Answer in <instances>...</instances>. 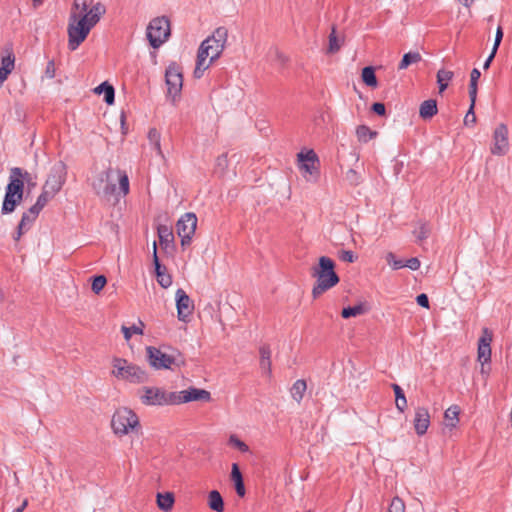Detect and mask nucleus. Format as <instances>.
<instances>
[{
  "label": "nucleus",
  "mask_w": 512,
  "mask_h": 512,
  "mask_svg": "<svg viewBox=\"0 0 512 512\" xmlns=\"http://www.w3.org/2000/svg\"><path fill=\"white\" fill-rule=\"evenodd\" d=\"M91 186L95 194L105 201L118 202L120 197L129 193V178L125 171L108 168L97 174Z\"/></svg>",
  "instance_id": "1"
},
{
  "label": "nucleus",
  "mask_w": 512,
  "mask_h": 512,
  "mask_svg": "<svg viewBox=\"0 0 512 512\" xmlns=\"http://www.w3.org/2000/svg\"><path fill=\"white\" fill-rule=\"evenodd\" d=\"M311 276L316 279L312 289L314 299L336 286L340 281L339 276L335 272L334 261L327 256L319 258L318 264L311 268Z\"/></svg>",
  "instance_id": "2"
},
{
  "label": "nucleus",
  "mask_w": 512,
  "mask_h": 512,
  "mask_svg": "<svg viewBox=\"0 0 512 512\" xmlns=\"http://www.w3.org/2000/svg\"><path fill=\"white\" fill-rule=\"evenodd\" d=\"M90 22L83 16H78V13L71 12L67 27L68 33V48L75 51L82 42L85 41L91 29L94 27L89 24Z\"/></svg>",
  "instance_id": "3"
},
{
  "label": "nucleus",
  "mask_w": 512,
  "mask_h": 512,
  "mask_svg": "<svg viewBox=\"0 0 512 512\" xmlns=\"http://www.w3.org/2000/svg\"><path fill=\"white\" fill-rule=\"evenodd\" d=\"M113 375L131 383H145L148 381V374L140 367L129 363L126 359H113Z\"/></svg>",
  "instance_id": "4"
},
{
  "label": "nucleus",
  "mask_w": 512,
  "mask_h": 512,
  "mask_svg": "<svg viewBox=\"0 0 512 512\" xmlns=\"http://www.w3.org/2000/svg\"><path fill=\"white\" fill-rule=\"evenodd\" d=\"M111 426L115 434L126 435L139 426L138 416L128 408H120L114 413Z\"/></svg>",
  "instance_id": "5"
},
{
  "label": "nucleus",
  "mask_w": 512,
  "mask_h": 512,
  "mask_svg": "<svg viewBox=\"0 0 512 512\" xmlns=\"http://www.w3.org/2000/svg\"><path fill=\"white\" fill-rule=\"evenodd\" d=\"M147 39L153 48H159L170 36V22L167 17L152 19L146 31Z\"/></svg>",
  "instance_id": "6"
},
{
  "label": "nucleus",
  "mask_w": 512,
  "mask_h": 512,
  "mask_svg": "<svg viewBox=\"0 0 512 512\" xmlns=\"http://www.w3.org/2000/svg\"><path fill=\"white\" fill-rule=\"evenodd\" d=\"M228 38V30L225 27H218L212 36L205 39L198 51L206 50L210 62L216 60L224 50Z\"/></svg>",
  "instance_id": "7"
},
{
  "label": "nucleus",
  "mask_w": 512,
  "mask_h": 512,
  "mask_svg": "<svg viewBox=\"0 0 512 512\" xmlns=\"http://www.w3.org/2000/svg\"><path fill=\"white\" fill-rule=\"evenodd\" d=\"M141 402L147 406L175 405V392H167L159 387L145 386L141 389Z\"/></svg>",
  "instance_id": "8"
},
{
  "label": "nucleus",
  "mask_w": 512,
  "mask_h": 512,
  "mask_svg": "<svg viewBox=\"0 0 512 512\" xmlns=\"http://www.w3.org/2000/svg\"><path fill=\"white\" fill-rule=\"evenodd\" d=\"M197 227V217L192 212L182 215L176 223L177 234L183 247L190 245Z\"/></svg>",
  "instance_id": "9"
},
{
  "label": "nucleus",
  "mask_w": 512,
  "mask_h": 512,
  "mask_svg": "<svg viewBox=\"0 0 512 512\" xmlns=\"http://www.w3.org/2000/svg\"><path fill=\"white\" fill-rule=\"evenodd\" d=\"M165 80L167 84V93L168 96L172 98L173 101L180 95L183 85V77L180 67L172 63L170 64L165 72Z\"/></svg>",
  "instance_id": "10"
},
{
  "label": "nucleus",
  "mask_w": 512,
  "mask_h": 512,
  "mask_svg": "<svg viewBox=\"0 0 512 512\" xmlns=\"http://www.w3.org/2000/svg\"><path fill=\"white\" fill-rule=\"evenodd\" d=\"M67 176V167L63 161L56 162L51 170L50 173L46 179V182L44 184V187L47 189L52 190V192L58 193L65 181Z\"/></svg>",
  "instance_id": "11"
},
{
  "label": "nucleus",
  "mask_w": 512,
  "mask_h": 512,
  "mask_svg": "<svg viewBox=\"0 0 512 512\" xmlns=\"http://www.w3.org/2000/svg\"><path fill=\"white\" fill-rule=\"evenodd\" d=\"M146 351L149 364L157 370L171 369L172 364L176 361L174 355L164 353L159 348L148 346Z\"/></svg>",
  "instance_id": "12"
},
{
  "label": "nucleus",
  "mask_w": 512,
  "mask_h": 512,
  "mask_svg": "<svg viewBox=\"0 0 512 512\" xmlns=\"http://www.w3.org/2000/svg\"><path fill=\"white\" fill-rule=\"evenodd\" d=\"M508 129L506 125L500 124L496 127L493 133V145L491 147V153L493 155L502 156L508 151Z\"/></svg>",
  "instance_id": "13"
},
{
  "label": "nucleus",
  "mask_w": 512,
  "mask_h": 512,
  "mask_svg": "<svg viewBox=\"0 0 512 512\" xmlns=\"http://www.w3.org/2000/svg\"><path fill=\"white\" fill-rule=\"evenodd\" d=\"M211 399V394L209 391L204 389H199L195 387H191L187 390H183L180 392H175V405L188 403L191 401H209Z\"/></svg>",
  "instance_id": "14"
},
{
  "label": "nucleus",
  "mask_w": 512,
  "mask_h": 512,
  "mask_svg": "<svg viewBox=\"0 0 512 512\" xmlns=\"http://www.w3.org/2000/svg\"><path fill=\"white\" fill-rule=\"evenodd\" d=\"M176 307L178 319L187 322L194 310V304L183 289L176 291Z\"/></svg>",
  "instance_id": "15"
},
{
  "label": "nucleus",
  "mask_w": 512,
  "mask_h": 512,
  "mask_svg": "<svg viewBox=\"0 0 512 512\" xmlns=\"http://www.w3.org/2000/svg\"><path fill=\"white\" fill-rule=\"evenodd\" d=\"M22 168L12 167L8 178V184L5 188L7 193L22 197L24 196V181L22 180Z\"/></svg>",
  "instance_id": "16"
},
{
  "label": "nucleus",
  "mask_w": 512,
  "mask_h": 512,
  "mask_svg": "<svg viewBox=\"0 0 512 512\" xmlns=\"http://www.w3.org/2000/svg\"><path fill=\"white\" fill-rule=\"evenodd\" d=\"M493 340L492 332L488 328H483L482 336L478 341V361L482 364L491 361V342Z\"/></svg>",
  "instance_id": "17"
},
{
  "label": "nucleus",
  "mask_w": 512,
  "mask_h": 512,
  "mask_svg": "<svg viewBox=\"0 0 512 512\" xmlns=\"http://www.w3.org/2000/svg\"><path fill=\"white\" fill-rule=\"evenodd\" d=\"M297 156L299 160V168L304 174L312 176L318 173L317 164L319 159L313 150H309L306 153L300 152Z\"/></svg>",
  "instance_id": "18"
},
{
  "label": "nucleus",
  "mask_w": 512,
  "mask_h": 512,
  "mask_svg": "<svg viewBox=\"0 0 512 512\" xmlns=\"http://www.w3.org/2000/svg\"><path fill=\"white\" fill-rule=\"evenodd\" d=\"M153 264L155 267V273L157 282L163 288H168L172 284V277L166 273V267L162 266L158 255L156 242L153 243Z\"/></svg>",
  "instance_id": "19"
},
{
  "label": "nucleus",
  "mask_w": 512,
  "mask_h": 512,
  "mask_svg": "<svg viewBox=\"0 0 512 512\" xmlns=\"http://www.w3.org/2000/svg\"><path fill=\"white\" fill-rule=\"evenodd\" d=\"M414 428L419 436L424 435L430 425V414L427 408L417 407L414 417Z\"/></svg>",
  "instance_id": "20"
},
{
  "label": "nucleus",
  "mask_w": 512,
  "mask_h": 512,
  "mask_svg": "<svg viewBox=\"0 0 512 512\" xmlns=\"http://www.w3.org/2000/svg\"><path fill=\"white\" fill-rule=\"evenodd\" d=\"M231 480L234 482L236 493L239 497H244L246 490L242 473L237 463H233L231 467Z\"/></svg>",
  "instance_id": "21"
},
{
  "label": "nucleus",
  "mask_w": 512,
  "mask_h": 512,
  "mask_svg": "<svg viewBox=\"0 0 512 512\" xmlns=\"http://www.w3.org/2000/svg\"><path fill=\"white\" fill-rule=\"evenodd\" d=\"M106 12V8L100 2L92 5L89 11H86L82 16L89 21L91 25L95 26L101 19L102 15Z\"/></svg>",
  "instance_id": "22"
},
{
  "label": "nucleus",
  "mask_w": 512,
  "mask_h": 512,
  "mask_svg": "<svg viewBox=\"0 0 512 512\" xmlns=\"http://www.w3.org/2000/svg\"><path fill=\"white\" fill-rule=\"evenodd\" d=\"M23 198L7 193L5 191L4 200L1 207L3 215L11 214L15 211L16 207L22 202Z\"/></svg>",
  "instance_id": "23"
},
{
  "label": "nucleus",
  "mask_w": 512,
  "mask_h": 512,
  "mask_svg": "<svg viewBox=\"0 0 512 512\" xmlns=\"http://www.w3.org/2000/svg\"><path fill=\"white\" fill-rule=\"evenodd\" d=\"M157 233L162 249L167 250L174 242L172 229L167 225H159L157 228Z\"/></svg>",
  "instance_id": "24"
},
{
  "label": "nucleus",
  "mask_w": 512,
  "mask_h": 512,
  "mask_svg": "<svg viewBox=\"0 0 512 512\" xmlns=\"http://www.w3.org/2000/svg\"><path fill=\"white\" fill-rule=\"evenodd\" d=\"M438 112L437 101L435 99H428L421 103L419 107V116L423 120H429Z\"/></svg>",
  "instance_id": "25"
},
{
  "label": "nucleus",
  "mask_w": 512,
  "mask_h": 512,
  "mask_svg": "<svg viewBox=\"0 0 512 512\" xmlns=\"http://www.w3.org/2000/svg\"><path fill=\"white\" fill-rule=\"evenodd\" d=\"M207 59H208V57H207L205 49L203 51H198L196 67L194 70L195 78H201L203 76L204 71L209 68V66L212 62H210V59L209 60H207Z\"/></svg>",
  "instance_id": "26"
},
{
  "label": "nucleus",
  "mask_w": 512,
  "mask_h": 512,
  "mask_svg": "<svg viewBox=\"0 0 512 512\" xmlns=\"http://www.w3.org/2000/svg\"><path fill=\"white\" fill-rule=\"evenodd\" d=\"M35 220H36V218L31 217L30 214H28L27 212H24L22 214L21 220L17 226V230L14 235V240H19L21 238V236L31 228V226Z\"/></svg>",
  "instance_id": "27"
},
{
  "label": "nucleus",
  "mask_w": 512,
  "mask_h": 512,
  "mask_svg": "<svg viewBox=\"0 0 512 512\" xmlns=\"http://www.w3.org/2000/svg\"><path fill=\"white\" fill-rule=\"evenodd\" d=\"M95 93L104 94V101L111 105L115 101V90L114 87L108 82H103L95 88Z\"/></svg>",
  "instance_id": "28"
},
{
  "label": "nucleus",
  "mask_w": 512,
  "mask_h": 512,
  "mask_svg": "<svg viewBox=\"0 0 512 512\" xmlns=\"http://www.w3.org/2000/svg\"><path fill=\"white\" fill-rule=\"evenodd\" d=\"M209 508L215 512L224 511V501L221 494L217 490H212L208 494Z\"/></svg>",
  "instance_id": "29"
},
{
  "label": "nucleus",
  "mask_w": 512,
  "mask_h": 512,
  "mask_svg": "<svg viewBox=\"0 0 512 512\" xmlns=\"http://www.w3.org/2000/svg\"><path fill=\"white\" fill-rule=\"evenodd\" d=\"M174 504V496L170 492H166L164 494L158 493L157 494V505L158 507L167 512L170 511Z\"/></svg>",
  "instance_id": "30"
},
{
  "label": "nucleus",
  "mask_w": 512,
  "mask_h": 512,
  "mask_svg": "<svg viewBox=\"0 0 512 512\" xmlns=\"http://www.w3.org/2000/svg\"><path fill=\"white\" fill-rule=\"evenodd\" d=\"M342 44H343V40L338 38V36L336 35V29H335V27H333L332 31L328 37L327 54L337 53L340 50Z\"/></svg>",
  "instance_id": "31"
},
{
  "label": "nucleus",
  "mask_w": 512,
  "mask_h": 512,
  "mask_svg": "<svg viewBox=\"0 0 512 512\" xmlns=\"http://www.w3.org/2000/svg\"><path fill=\"white\" fill-rule=\"evenodd\" d=\"M480 76H481V73L477 68L472 69L471 74H470L469 97H470V101H473V103L476 102L477 82H478Z\"/></svg>",
  "instance_id": "32"
},
{
  "label": "nucleus",
  "mask_w": 512,
  "mask_h": 512,
  "mask_svg": "<svg viewBox=\"0 0 512 512\" xmlns=\"http://www.w3.org/2000/svg\"><path fill=\"white\" fill-rule=\"evenodd\" d=\"M454 73L452 71L440 69L437 72V83L439 86V92H444L448 87V82L453 78Z\"/></svg>",
  "instance_id": "33"
},
{
  "label": "nucleus",
  "mask_w": 512,
  "mask_h": 512,
  "mask_svg": "<svg viewBox=\"0 0 512 512\" xmlns=\"http://www.w3.org/2000/svg\"><path fill=\"white\" fill-rule=\"evenodd\" d=\"M148 140L152 148L157 152L158 155L162 156L161 150V135L156 128H151L148 132Z\"/></svg>",
  "instance_id": "34"
},
{
  "label": "nucleus",
  "mask_w": 512,
  "mask_h": 512,
  "mask_svg": "<svg viewBox=\"0 0 512 512\" xmlns=\"http://www.w3.org/2000/svg\"><path fill=\"white\" fill-rule=\"evenodd\" d=\"M393 391L395 393L396 408L403 412L407 407V399L405 397L403 389L398 384H392Z\"/></svg>",
  "instance_id": "35"
},
{
  "label": "nucleus",
  "mask_w": 512,
  "mask_h": 512,
  "mask_svg": "<svg viewBox=\"0 0 512 512\" xmlns=\"http://www.w3.org/2000/svg\"><path fill=\"white\" fill-rule=\"evenodd\" d=\"M363 82L369 87L377 86V77L375 74V70L372 66H367L362 69L361 74Z\"/></svg>",
  "instance_id": "36"
},
{
  "label": "nucleus",
  "mask_w": 512,
  "mask_h": 512,
  "mask_svg": "<svg viewBox=\"0 0 512 512\" xmlns=\"http://www.w3.org/2000/svg\"><path fill=\"white\" fill-rule=\"evenodd\" d=\"M307 385L304 380H297L291 388V396L298 403L302 400L306 391Z\"/></svg>",
  "instance_id": "37"
},
{
  "label": "nucleus",
  "mask_w": 512,
  "mask_h": 512,
  "mask_svg": "<svg viewBox=\"0 0 512 512\" xmlns=\"http://www.w3.org/2000/svg\"><path fill=\"white\" fill-rule=\"evenodd\" d=\"M421 60V55L418 52H408L403 55L402 60L399 63L398 69H406L409 65L417 63Z\"/></svg>",
  "instance_id": "38"
},
{
  "label": "nucleus",
  "mask_w": 512,
  "mask_h": 512,
  "mask_svg": "<svg viewBox=\"0 0 512 512\" xmlns=\"http://www.w3.org/2000/svg\"><path fill=\"white\" fill-rule=\"evenodd\" d=\"M356 134L359 141L364 143L368 142L369 140L376 136V132L372 131L368 126L365 125L358 126Z\"/></svg>",
  "instance_id": "39"
},
{
  "label": "nucleus",
  "mask_w": 512,
  "mask_h": 512,
  "mask_svg": "<svg viewBox=\"0 0 512 512\" xmlns=\"http://www.w3.org/2000/svg\"><path fill=\"white\" fill-rule=\"evenodd\" d=\"M364 313L363 305L348 306L342 309L341 316L345 319L356 317Z\"/></svg>",
  "instance_id": "40"
},
{
  "label": "nucleus",
  "mask_w": 512,
  "mask_h": 512,
  "mask_svg": "<svg viewBox=\"0 0 512 512\" xmlns=\"http://www.w3.org/2000/svg\"><path fill=\"white\" fill-rule=\"evenodd\" d=\"M431 228L427 223H420L419 226L413 231L414 236L418 242H421L429 237Z\"/></svg>",
  "instance_id": "41"
},
{
  "label": "nucleus",
  "mask_w": 512,
  "mask_h": 512,
  "mask_svg": "<svg viewBox=\"0 0 512 512\" xmlns=\"http://www.w3.org/2000/svg\"><path fill=\"white\" fill-rule=\"evenodd\" d=\"M91 2L92 0H74L71 12H79L78 16H82L89 11Z\"/></svg>",
  "instance_id": "42"
},
{
  "label": "nucleus",
  "mask_w": 512,
  "mask_h": 512,
  "mask_svg": "<svg viewBox=\"0 0 512 512\" xmlns=\"http://www.w3.org/2000/svg\"><path fill=\"white\" fill-rule=\"evenodd\" d=\"M56 192H52V190L47 189L43 186V190L41 194L38 196L36 203L38 206H41L42 208L45 207V205L56 195Z\"/></svg>",
  "instance_id": "43"
},
{
  "label": "nucleus",
  "mask_w": 512,
  "mask_h": 512,
  "mask_svg": "<svg viewBox=\"0 0 512 512\" xmlns=\"http://www.w3.org/2000/svg\"><path fill=\"white\" fill-rule=\"evenodd\" d=\"M143 326H144V324L141 321H140V326H137V325H132L131 327L122 326L121 330L124 335V338L126 340H129L132 337V334L142 335L143 334V329H142Z\"/></svg>",
  "instance_id": "44"
},
{
  "label": "nucleus",
  "mask_w": 512,
  "mask_h": 512,
  "mask_svg": "<svg viewBox=\"0 0 512 512\" xmlns=\"http://www.w3.org/2000/svg\"><path fill=\"white\" fill-rule=\"evenodd\" d=\"M459 413H460V409L457 405L450 406L445 411V414H444L445 418L447 420L453 421L452 423H450V426H452V427L456 426L457 422L459 421V419H458Z\"/></svg>",
  "instance_id": "45"
},
{
  "label": "nucleus",
  "mask_w": 512,
  "mask_h": 512,
  "mask_svg": "<svg viewBox=\"0 0 512 512\" xmlns=\"http://www.w3.org/2000/svg\"><path fill=\"white\" fill-rule=\"evenodd\" d=\"M107 283L104 275H97L93 277L91 289L95 294H99Z\"/></svg>",
  "instance_id": "46"
},
{
  "label": "nucleus",
  "mask_w": 512,
  "mask_h": 512,
  "mask_svg": "<svg viewBox=\"0 0 512 512\" xmlns=\"http://www.w3.org/2000/svg\"><path fill=\"white\" fill-rule=\"evenodd\" d=\"M229 445L237 448L239 451L246 453L249 451V447L246 443L240 440L236 435H231L228 440Z\"/></svg>",
  "instance_id": "47"
},
{
  "label": "nucleus",
  "mask_w": 512,
  "mask_h": 512,
  "mask_svg": "<svg viewBox=\"0 0 512 512\" xmlns=\"http://www.w3.org/2000/svg\"><path fill=\"white\" fill-rule=\"evenodd\" d=\"M15 57L12 52H9L6 56H2L1 68L9 70L11 73L14 69Z\"/></svg>",
  "instance_id": "48"
},
{
  "label": "nucleus",
  "mask_w": 512,
  "mask_h": 512,
  "mask_svg": "<svg viewBox=\"0 0 512 512\" xmlns=\"http://www.w3.org/2000/svg\"><path fill=\"white\" fill-rule=\"evenodd\" d=\"M22 180L24 181V187H27L28 192L36 187L35 177L32 176L27 170L22 169Z\"/></svg>",
  "instance_id": "49"
},
{
  "label": "nucleus",
  "mask_w": 512,
  "mask_h": 512,
  "mask_svg": "<svg viewBox=\"0 0 512 512\" xmlns=\"http://www.w3.org/2000/svg\"><path fill=\"white\" fill-rule=\"evenodd\" d=\"M345 180L351 184V185H358L361 181V176L360 174L354 170V169H349L346 173H345Z\"/></svg>",
  "instance_id": "50"
},
{
  "label": "nucleus",
  "mask_w": 512,
  "mask_h": 512,
  "mask_svg": "<svg viewBox=\"0 0 512 512\" xmlns=\"http://www.w3.org/2000/svg\"><path fill=\"white\" fill-rule=\"evenodd\" d=\"M388 512H405V504L399 497H394L390 503Z\"/></svg>",
  "instance_id": "51"
},
{
  "label": "nucleus",
  "mask_w": 512,
  "mask_h": 512,
  "mask_svg": "<svg viewBox=\"0 0 512 512\" xmlns=\"http://www.w3.org/2000/svg\"><path fill=\"white\" fill-rule=\"evenodd\" d=\"M386 261L394 270H399L404 267V261L396 259L395 255L392 252H389L387 254Z\"/></svg>",
  "instance_id": "52"
},
{
  "label": "nucleus",
  "mask_w": 512,
  "mask_h": 512,
  "mask_svg": "<svg viewBox=\"0 0 512 512\" xmlns=\"http://www.w3.org/2000/svg\"><path fill=\"white\" fill-rule=\"evenodd\" d=\"M474 106H475V103H473V101H471V105L469 107V110L467 111L466 115H465V118H464V124L466 126H472L476 123V116H475V113H474Z\"/></svg>",
  "instance_id": "53"
},
{
  "label": "nucleus",
  "mask_w": 512,
  "mask_h": 512,
  "mask_svg": "<svg viewBox=\"0 0 512 512\" xmlns=\"http://www.w3.org/2000/svg\"><path fill=\"white\" fill-rule=\"evenodd\" d=\"M339 258L344 262L353 263L357 257L351 250H342L339 253Z\"/></svg>",
  "instance_id": "54"
},
{
  "label": "nucleus",
  "mask_w": 512,
  "mask_h": 512,
  "mask_svg": "<svg viewBox=\"0 0 512 512\" xmlns=\"http://www.w3.org/2000/svg\"><path fill=\"white\" fill-rule=\"evenodd\" d=\"M502 38H503V30H502L501 26H498V28L496 30L494 45H493V48H492V49H494V53H497V50H498V48L500 46Z\"/></svg>",
  "instance_id": "55"
},
{
  "label": "nucleus",
  "mask_w": 512,
  "mask_h": 512,
  "mask_svg": "<svg viewBox=\"0 0 512 512\" xmlns=\"http://www.w3.org/2000/svg\"><path fill=\"white\" fill-rule=\"evenodd\" d=\"M371 110L379 116H384L386 114L385 105L380 102L373 103L371 106Z\"/></svg>",
  "instance_id": "56"
},
{
  "label": "nucleus",
  "mask_w": 512,
  "mask_h": 512,
  "mask_svg": "<svg viewBox=\"0 0 512 512\" xmlns=\"http://www.w3.org/2000/svg\"><path fill=\"white\" fill-rule=\"evenodd\" d=\"M404 267H407L413 271L418 270L420 268V261L416 257H412L404 262Z\"/></svg>",
  "instance_id": "57"
},
{
  "label": "nucleus",
  "mask_w": 512,
  "mask_h": 512,
  "mask_svg": "<svg viewBox=\"0 0 512 512\" xmlns=\"http://www.w3.org/2000/svg\"><path fill=\"white\" fill-rule=\"evenodd\" d=\"M45 76L49 79H52L55 77V63L53 60H50L45 69Z\"/></svg>",
  "instance_id": "58"
},
{
  "label": "nucleus",
  "mask_w": 512,
  "mask_h": 512,
  "mask_svg": "<svg viewBox=\"0 0 512 512\" xmlns=\"http://www.w3.org/2000/svg\"><path fill=\"white\" fill-rule=\"evenodd\" d=\"M416 302L423 308H429V299L428 296L424 293H421L416 297Z\"/></svg>",
  "instance_id": "59"
},
{
  "label": "nucleus",
  "mask_w": 512,
  "mask_h": 512,
  "mask_svg": "<svg viewBox=\"0 0 512 512\" xmlns=\"http://www.w3.org/2000/svg\"><path fill=\"white\" fill-rule=\"evenodd\" d=\"M43 208L41 206H38L37 203H35L33 206H31L29 208L28 211H26L28 214L31 215V217H34V218H37L40 211L42 210Z\"/></svg>",
  "instance_id": "60"
},
{
  "label": "nucleus",
  "mask_w": 512,
  "mask_h": 512,
  "mask_svg": "<svg viewBox=\"0 0 512 512\" xmlns=\"http://www.w3.org/2000/svg\"><path fill=\"white\" fill-rule=\"evenodd\" d=\"M271 350L269 346L263 345L260 347V358L261 359H270Z\"/></svg>",
  "instance_id": "61"
},
{
  "label": "nucleus",
  "mask_w": 512,
  "mask_h": 512,
  "mask_svg": "<svg viewBox=\"0 0 512 512\" xmlns=\"http://www.w3.org/2000/svg\"><path fill=\"white\" fill-rule=\"evenodd\" d=\"M260 367L263 372L270 373L271 371V361L270 359H260Z\"/></svg>",
  "instance_id": "62"
},
{
  "label": "nucleus",
  "mask_w": 512,
  "mask_h": 512,
  "mask_svg": "<svg viewBox=\"0 0 512 512\" xmlns=\"http://www.w3.org/2000/svg\"><path fill=\"white\" fill-rule=\"evenodd\" d=\"M10 74L9 70L0 67V87L3 85L4 81L8 78Z\"/></svg>",
  "instance_id": "63"
},
{
  "label": "nucleus",
  "mask_w": 512,
  "mask_h": 512,
  "mask_svg": "<svg viewBox=\"0 0 512 512\" xmlns=\"http://www.w3.org/2000/svg\"><path fill=\"white\" fill-rule=\"evenodd\" d=\"M495 55H496V53H494V49H492L490 55L487 57V59L485 60V62L483 64L484 69H488L490 67L491 62L493 61Z\"/></svg>",
  "instance_id": "64"
}]
</instances>
